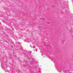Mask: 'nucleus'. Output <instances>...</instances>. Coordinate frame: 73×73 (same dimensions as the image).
<instances>
[{"instance_id":"1","label":"nucleus","mask_w":73,"mask_h":73,"mask_svg":"<svg viewBox=\"0 0 73 73\" xmlns=\"http://www.w3.org/2000/svg\"><path fill=\"white\" fill-rule=\"evenodd\" d=\"M30 54H31V53H30Z\"/></svg>"}]
</instances>
